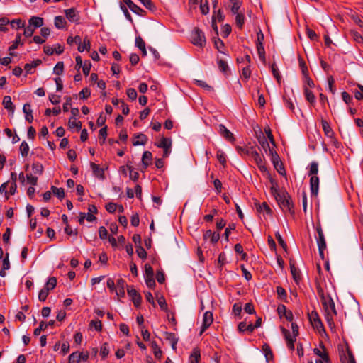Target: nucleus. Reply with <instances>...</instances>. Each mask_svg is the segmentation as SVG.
<instances>
[{
  "instance_id": "nucleus-48",
  "label": "nucleus",
  "mask_w": 363,
  "mask_h": 363,
  "mask_svg": "<svg viewBox=\"0 0 363 363\" xmlns=\"http://www.w3.org/2000/svg\"><path fill=\"white\" fill-rule=\"evenodd\" d=\"M290 267H291V272L292 274L293 278H294V281L296 283H298L301 279L300 272H299L298 269L297 268H296V267L294 265L291 264Z\"/></svg>"
},
{
  "instance_id": "nucleus-63",
  "label": "nucleus",
  "mask_w": 363,
  "mask_h": 363,
  "mask_svg": "<svg viewBox=\"0 0 363 363\" xmlns=\"http://www.w3.org/2000/svg\"><path fill=\"white\" fill-rule=\"evenodd\" d=\"M234 249H235V251L237 253L242 255V259H245V257H247V255H246V253H245V252H244V251H243V247H242V245H241V244H240V243L236 244V245H235Z\"/></svg>"
},
{
  "instance_id": "nucleus-35",
  "label": "nucleus",
  "mask_w": 363,
  "mask_h": 363,
  "mask_svg": "<svg viewBox=\"0 0 363 363\" xmlns=\"http://www.w3.org/2000/svg\"><path fill=\"white\" fill-rule=\"evenodd\" d=\"M69 128H76L79 131L82 128V123L75 117H71L68 121Z\"/></svg>"
},
{
  "instance_id": "nucleus-53",
  "label": "nucleus",
  "mask_w": 363,
  "mask_h": 363,
  "mask_svg": "<svg viewBox=\"0 0 363 363\" xmlns=\"http://www.w3.org/2000/svg\"><path fill=\"white\" fill-rule=\"evenodd\" d=\"M64 70V63L63 62H58L55 67H54V73L57 75H60L62 74Z\"/></svg>"
},
{
  "instance_id": "nucleus-55",
  "label": "nucleus",
  "mask_w": 363,
  "mask_h": 363,
  "mask_svg": "<svg viewBox=\"0 0 363 363\" xmlns=\"http://www.w3.org/2000/svg\"><path fill=\"white\" fill-rule=\"evenodd\" d=\"M277 293L279 298L283 301H286V292L285 289L281 286L277 287Z\"/></svg>"
},
{
  "instance_id": "nucleus-10",
  "label": "nucleus",
  "mask_w": 363,
  "mask_h": 363,
  "mask_svg": "<svg viewBox=\"0 0 363 363\" xmlns=\"http://www.w3.org/2000/svg\"><path fill=\"white\" fill-rule=\"evenodd\" d=\"M128 294L131 297L133 304L135 307H139L141 304L142 297L140 294L132 286H128L127 289Z\"/></svg>"
},
{
  "instance_id": "nucleus-38",
  "label": "nucleus",
  "mask_w": 363,
  "mask_h": 363,
  "mask_svg": "<svg viewBox=\"0 0 363 363\" xmlns=\"http://www.w3.org/2000/svg\"><path fill=\"white\" fill-rule=\"evenodd\" d=\"M40 63V60H37L35 61L32 62L31 63H27L24 66V69L26 70V73H31V69L36 67Z\"/></svg>"
},
{
  "instance_id": "nucleus-40",
  "label": "nucleus",
  "mask_w": 363,
  "mask_h": 363,
  "mask_svg": "<svg viewBox=\"0 0 363 363\" xmlns=\"http://www.w3.org/2000/svg\"><path fill=\"white\" fill-rule=\"evenodd\" d=\"M262 350L267 362L272 359L273 354L268 345L264 344L262 347Z\"/></svg>"
},
{
  "instance_id": "nucleus-22",
  "label": "nucleus",
  "mask_w": 363,
  "mask_h": 363,
  "mask_svg": "<svg viewBox=\"0 0 363 363\" xmlns=\"http://www.w3.org/2000/svg\"><path fill=\"white\" fill-rule=\"evenodd\" d=\"M28 24L35 30V28L43 25V18L38 16H32L28 21Z\"/></svg>"
},
{
  "instance_id": "nucleus-31",
  "label": "nucleus",
  "mask_w": 363,
  "mask_h": 363,
  "mask_svg": "<svg viewBox=\"0 0 363 363\" xmlns=\"http://www.w3.org/2000/svg\"><path fill=\"white\" fill-rule=\"evenodd\" d=\"M200 357V350L197 347L194 348L189 357L190 363H199Z\"/></svg>"
},
{
  "instance_id": "nucleus-62",
  "label": "nucleus",
  "mask_w": 363,
  "mask_h": 363,
  "mask_svg": "<svg viewBox=\"0 0 363 363\" xmlns=\"http://www.w3.org/2000/svg\"><path fill=\"white\" fill-rule=\"evenodd\" d=\"M157 302L162 311L167 310V304L163 296H160V297L157 298Z\"/></svg>"
},
{
  "instance_id": "nucleus-64",
  "label": "nucleus",
  "mask_w": 363,
  "mask_h": 363,
  "mask_svg": "<svg viewBox=\"0 0 363 363\" xmlns=\"http://www.w3.org/2000/svg\"><path fill=\"white\" fill-rule=\"evenodd\" d=\"M328 89L329 91L334 94L335 92V88L334 86L335 80L332 76L328 77Z\"/></svg>"
},
{
  "instance_id": "nucleus-17",
  "label": "nucleus",
  "mask_w": 363,
  "mask_h": 363,
  "mask_svg": "<svg viewBox=\"0 0 363 363\" xmlns=\"http://www.w3.org/2000/svg\"><path fill=\"white\" fill-rule=\"evenodd\" d=\"M125 281L121 278L116 281V294L119 298L125 296Z\"/></svg>"
},
{
  "instance_id": "nucleus-13",
  "label": "nucleus",
  "mask_w": 363,
  "mask_h": 363,
  "mask_svg": "<svg viewBox=\"0 0 363 363\" xmlns=\"http://www.w3.org/2000/svg\"><path fill=\"white\" fill-rule=\"evenodd\" d=\"M218 131L227 140L233 143L235 139L233 134L223 124L218 125Z\"/></svg>"
},
{
  "instance_id": "nucleus-23",
  "label": "nucleus",
  "mask_w": 363,
  "mask_h": 363,
  "mask_svg": "<svg viewBox=\"0 0 363 363\" xmlns=\"http://www.w3.org/2000/svg\"><path fill=\"white\" fill-rule=\"evenodd\" d=\"M23 111L25 113V118L28 123H32L33 121V111L29 104H24Z\"/></svg>"
},
{
  "instance_id": "nucleus-59",
  "label": "nucleus",
  "mask_w": 363,
  "mask_h": 363,
  "mask_svg": "<svg viewBox=\"0 0 363 363\" xmlns=\"http://www.w3.org/2000/svg\"><path fill=\"white\" fill-rule=\"evenodd\" d=\"M126 94H127L128 97L130 100H132V101L135 100V99H136V98H137V96H138L137 92H136V91H135V89H133V88H129V89H127V91H126Z\"/></svg>"
},
{
  "instance_id": "nucleus-32",
  "label": "nucleus",
  "mask_w": 363,
  "mask_h": 363,
  "mask_svg": "<svg viewBox=\"0 0 363 363\" xmlns=\"http://www.w3.org/2000/svg\"><path fill=\"white\" fill-rule=\"evenodd\" d=\"M245 16L244 13H238L235 16V24L239 29H242L245 24Z\"/></svg>"
},
{
  "instance_id": "nucleus-8",
  "label": "nucleus",
  "mask_w": 363,
  "mask_h": 363,
  "mask_svg": "<svg viewBox=\"0 0 363 363\" xmlns=\"http://www.w3.org/2000/svg\"><path fill=\"white\" fill-rule=\"evenodd\" d=\"M308 318L314 328H316L318 331L324 330L322 321L315 311H312L308 313Z\"/></svg>"
},
{
  "instance_id": "nucleus-50",
  "label": "nucleus",
  "mask_w": 363,
  "mask_h": 363,
  "mask_svg": "<svg viewBox=\"0 0 363 363\" xmlns=\"http://www.w3.org/2000/svg\"><path fill=\"white\" fill-rule=\"evenodd\" d=\"M318 172V164L316 162H312L310 164V169H309V175L312 177L313 175H317Z\"/></svg>"
},
{
  "instance_id": "nucleus-7",
  "label": "nucleus",
  "mask_w": 363,
  "mask_h": 363,
  "mask_svg": "<svg viewBox=\"0 0 363 363\" xmlns=\"http://www.w3.org/2000/svg\"><path fill=\"white\" fill-rule=\"evenodd\" d=\"M270 156L272 157V162L277 169V171L281 175L286 174L285 169L280 161L279 157L275 150H270Z\"/></svg>"
},
{
  "instance_id": "nucleus-16",
  "label": "nucleus",
  "mask_w": 363,
  "mask_h": 363,
  "mask_svg": "<svg viewBox=\"0 0 363 363\" xmlns=\"http://www.w3.org/2000/svg\"><path fill=\"white\" fill-rule=\"evenodd\" d=\"M310 189L311 194L317 195L319 189V178L317 175H313L310 179Z\"/></svg>"
},
{
  "instance_id": "nucleus-46",
  "label": "nucleus",
  "mask_w": 363,
  "mask_h": 363,
  "mask_svg": "<svg viewBox=\"0 0 363 363\" xmlns=\"http://www.w3.org/2000/svg\"><path fill=\"white\" fill-rule=\"evenodd\" d=\"M109 354V345L107 342H104L100 349V354L103 359H105Z\"/></svg>"
},
{
  "instance_id": "nucleus-24",
  "label": "nucleus",
  "mask_w": 363,
  "mask_h": 363,
  "mask_svg": "<svg viewBox=\"0 0 363 363\" xmlns=\"http://www.w3.org/2000/svg\"><path fill=\"white\" fill-rule=\"evenodd\" d=\"M2 104L6 109L11 111L12 113L14 112L15 107L10 96L4 97Z\"/></svg>"
},
{
  "instance_id": "nucleus-14",
  "label": "nucleus",
  "mask_w": 363,
  "mask_h": 363,
  "mask_svg": "<svg viewBox=\"0 0 363 363\" xmlns=\"http://www.w3.org/2000/svg\"><path fill=\"white\" fill-rule=\"evenodd\" d=\"M123 1L128 6V8L135 13L143 16L145 11L135 4L131 0H123Z\"/></svg>"
},
{
  "instance_id": "nucleus-41",
  "label": "nucleus",
  "mask_w": 363,
  "mask_h": 363,
  "mask_svg": "<svg viewBox=\"0 0 363 363\" xmlns=\"http://www.w3.org/2000/svg\"><path fill=\"white\" fill-rule=\"evenodd\" d=\"M127 169L130 171V179L133 182L138 181L139 178V174L138 172L133 171V167L131 164H127Z\"/></svg>"
},
{
  "instance_id": "nucleus-4",
  "label": "nucleus",
  "mask_w": 363,
  "mask_h": 363,
  "mask_svg": "<svg viewBox=\"0 0 363 363\" xmlns=\"http://www.w3.org/2000/svg\"><path fill=\"white\" fill-rule=\"evenodd\" d=\"M191 42L196 46L202 48L206 45V37L199 28H194L191 33Z\"/></svg>"
},
{
  "instance_id": "nucleus-47",
  "label": "nucleus",
  "mask_w": 363,
  "mask_h": 363,
  "mask_svg": "<svg viewBox=\"0 0 363 363\" xmlns=\"http://www.w3.org/2000/svg\"><path fill=\"white\" fill-rule=\"evenodd\" d=\"M242 5V2L240 1H236L233 3V5L231 6L230 11L234 15H237L238 13H240L241 12L239 11L240 6Z\"/></svg>"
},
{
  "instance_id": "nucleus-15",
  "label": "nucleus",
  "mask_w": 363,
  "mask_h": 363,
  "mask_svg": "<svg viewBox=\"0 0 363 363\" xmlns=\"http://www.w3.org/2000/svg\"><path fill=\"white\" fill-rule=\"evenodd\" d=\"M152 154L150 151H145L142 157L143 167L141 171L144 172L147 167L152 163Z\"/></svg>"
},
{
  "instance_id": "nucleus-20",
  "label": "nucleus",
  "mask_w": 363,
  "mask_h": 363,
  "mask_svg": "<svg viewBox=\"0 0 363 363\" xmlns=\"http://www.w3.org/2000/svg\"><path fill=\"white\" fill-rule=\"evenodd\" d=\"M135 138L137 140H134L133 141V145L134 146L145 145L147 142V137L143 133H138L135 135Z\"/></svg>"
},
{
  "instance_id": "nucleus-30",
  "label": "nucleus",
  "mask_w": 363,
  "mask_h": 363,
  "mask_svg": "<svg viewBox=\"0 0 363 363\" xmlns=\"http://www.w3.org/2000/svg\"><path fill=\"white\" fill-rule=\"evenodd\" d=\"M91 48V43L88 37H85L83 40V43L78 45V51L80 52H84V50H89Z\"/></svg>"
},
{
  "instance_id": "nucleus-28",
  "label": "nucleus",
  "mask_w": 363,
  "mask_h": 363,
  "mask_svg": "<svg viewBox=\"0 0 363 363\" xmlns=\"http://www.w3.org/2000/svg\"><path fill=\"white\" fill-rule=\"evenodd\" d=\"M322 127L324 131L325 135L328 138H333L334 135V133L330 128V124L326 121L323 120L322 121Z\"/></svg>"
},
{
  "instance_id": "nucleus-34",
  "label": "nucleus",
  "mask_w": 363,
  "mask_h": 363,
  "mask_svg": "<svg viewBox=\"0 0 363 363\" xmlns=\"http://www.w3.org/2000/svg\"><path fill=\"white\" fill-rule=\"evenodd\" d=\"M57 285V279L54 277H50L43 287L49 292L50 291L55 289Z\"/></svg>"
},
{
  "instance_id": "nucleus-39",
  "label": "nucleus",
  "mask_w": 363,
  "mask_h": 363,
  "mask_svg": "<svg viewBox=\"0 0 363 363\" xmlns=\"http://www.w3.org/2000/svg\"><path fill=\"white\" fill-rule=\"evenodd\" d=\"M30 147L26 141H23L20 145L19 150L23 157H27Z\"/></svg>"
},
{
  "instance_id": "nucleus-43",
  "label": "nucleus",
  "mask_w": 363,
  "mask_h": 363,
  "mask_svg": "<svg viewBox=\"0 0 363 363\" xmlns=\"http://www.w3.org/2000/svg\"><path fill=\"white\" fill-rule=\"evenodd\" d=\"M32 169L35 174L41 175L43 172V166L40 162H34L32 164Z\"/></svg>"
},
{
  "instance_id": "nucleus-25",
  "label": "nucleus",
  "mask_w": 363,
  "mask_h": 363,
  "mask_svg": "<svg viewBox=\"0 0 363 363\" xmlns=\"http://www.w3.org/2000/svg\"><path fill=\"white\" fill-rule=\"evenodd\" d=\"M66 18L72 22L77 21L78 18L77 17V11L74 8L68 9L65 10Z\"/></svg>"
},
{
  "instance_id": "nucleus-44",
  "label": "nucleus",
  "mask_w": 363,
  "mask_h": 363,
  "mask_svg": "<svg viewBox=\"0 0 363 363\" xmlns=\"http://www.w3.org/2000/svg\"><path fill=\"white\" fill-rule=\"evenodd\" d=\"M21 35L18 34L16 38L15 41L13 43V45L9 47V51L10 52V55H11V56L13 55V54L12 53V50L16 49L19 44H21V45L23 44V43H21Z\"/></svg>"
},
{
  "instance_id": "nucleus-2",
  "label": "nucleus",
  "mask_w": 363,
  "mask_h": 363,
  "mask_svg": "<svg viewBox=\"0 0 363 363\" xmlns=\"http://www.w3.org/2000/svg\"><path fill=\"white\" fill-rule=\"evenodd\" d=\"M324 309V315L331 330H335L333 318L337 315L334 301L330 295H325L322 289L318 290Z\"/></svg>"
},
{
  "instance_id": "nucleus-52",
  "label": "nucleus",
  "mask_w": 363,
  "mask_h": 363,
  "mask_svg": "<svg viewBox=\"0 0 363 363\" xmlns=\"http://www.w3.org/2000/svg\"><path fill=\"white\" fill-rule=\"evenodd\" d=\"M216 157L219 162L225 166L226 164L225 154L220 150H218L216 152Z\"/></svg>"
},
{
  "instance_id": "nucleus-29",
  "label": "nucleus",
  "mask_w": 363,
  "mask_h": 363,
  "mask_svg": "<svg viewBox=\"0 0 363 363\" xmlns=\"http://www.w3.org/2000/svg\"><path fill=\"white\" fill-rule=\"evenodd\" d=\"M151 347L153 351L155 357L156 359H161L162 356V352L155 341H152L151 342Z\"/></svg>"
},
{
  "instance_id": "nucleus-26",
  "label": "nucleus",
  "mask_w": 363,
  "mask_h": 363,
  "mask_svg": "<svg viewBox=\"0 0 363 363\" xmlns=\"http://www.w3.org/2000/svg\"><path fill=\"white\" fill-rule=\"evenodd\" d=\"M165 339L169 342L172 345L173 350L176 349V345L178 342V338L176 337V335L173 333H165Z\"/></svg>"
},
{
  "instance_id": "nucleus-21",
  "label": "nucleus",
  "mask_w": 363,
  "mask_h": 363,
  "mask_svg": "<svg viewBox=\"0 0 363 363\" xmlns=\"http://www.w3.org/2000/svg\"><path fill=\"white\" fill-rule=\"evenodd\" d=\"M217 64L219 70L222 72L225 75H228L230 72V69L227 61L223 59L218 58Z\"/></svg>"
},
{
  "instance_id": "nucleus-58",
  "label": "nucleus",
  "mask_w": 363,
  "mask_h": 363,
  "mask_svg": "<svg viewBox=\"0 0 363 363\" xmlns=\"http://www.w3.org/2000/svg\"><path fill=\"white\" fill-rule=\"evenodd\" d=\"M233 312L235 316H239L242 312L241 303H235L233 306Z\"/></svg>"
},
{
  "instance_id": "nucleus-60",
  "label": "nucleus",
  "mask_w": 363,
  "mask_h": 363,
  "mask_svg": "<svg viewBox=\"0 0 363 363\" xmlns=\"http://www.w3.org/2000/svg\"><path fill=\"white\" fill-rule=\"evenodd\" d=\"M90 326L94 328L97 331H101L102 329V324L99 320H92L90 322Z\"/></svg>"
},
{
  "instance_id": "nucleus-36",
  "label": "nucleus",
  "mask_w": 363,
  "mask_h": 363,
  "mask_svg": "<svg viewBox=\"0 0 363 363\" xmlns=\"http://www.w3.org/2000/svg\"><path fill=\"white\" fill-rule=\"evenodd\" d=\"M304 94L306 100L311 103V104H314L315 101V97L312 92L306 85H304Z\"/></svg>"
},
{
  "instance_id": "nucleus-51",
  "label": "nucleus",
  "mask_w": 363,
  "mask_h": 363,
  "mask_svg": "<svg viewBox=\"0 0 363 363\" xmlns=\"http://www.w3.org/2000/svg\"><path fill=\"white\" fill-rule=\"evenodd\" d=\"M52 193L54 195L57 196L59 199H62L65 196V191L62 188H57L55 186H52L51 188Z\"/></svg>"
},
{
  "instance_id": "nucleus-6",
  "label": "nucleus",
  "mask_w": 363,
  "mask_h": 363,
  "mask_svg": "<svg viewBox=\"0 0 363 363\" xmlns=\"http://www.w3.org/2000/svg\"><path fill=\"white\" fill-rule=\"evenodd\" d=\"M155 145L163 149V157H167L171 152L172 140L169 138L162 137L160 140L155 143Z\"/></svg>"
},
{
  "instance_id": "nucleus-18",
  "label": "nucleus",
  "mask_w": 363,
  "mask_h": 363,
  "mask_svg": "<svg viewBox=\"0 0 363 363\" xmlns=\"http://www.w3.org/2000/svg\"><path fill=\"white\" fill-rule=\"evenodd\" d=\"M256 208L259 213H263L264 216L267 215L272 216V211L266 202L256 204Z\"/></svg>"
},
{
  "instance_id": "nucleus-61",
  "label": "nucleus",
  "mask_w": 363,
  "mask_h": 363,
  "mask_svg": "<svg viewBox=\"0 0 363 363\" xmlns=\"http://www.w3.org/2000/svg\"><path fill=\"white\" fill-rule=\"evenodd\" d=\"M200 9L203 14L206 15L209 12V7L208 5L207 0H205V2H203V0H201L200 3Z\"/></svg>"
},
{
  "instance_id": "nucleus-19",
  "label": "nucleus",
  "mask_w": 363,
  "mask_h": 363,
  "mask_svg": "<svg viewBox=\"0 0 363 363\" xmlns=\"http://www.w3.org/2000/svg\"><path fill=\"white\" fill-rule=\"evenodd\" d=\"M259 143L265 152L270 155V150H274V147H270L267 139L264 135L259 136L258 138Z\"/></svg>"
},
{
  "instance_id": "nucleus-37",
  "label": "nucleus",
  "mask_w": 363,
  "mask_h": 363,
  "mask_svg": "<svg viewBox=\"0 0 363 363\" xmlns=\"http://www.w3.org/2000/svg\"><path fill=\"white\" fill-rule=\"evenodd\" d=\"M55 26L58 29H62L65 28L66 25V21L65 18L61 16H57L55 18Z\"/></svg>"
},
{
  "instance_id": "nucleus-45",
  "label": "nucleus",
  "mask_w": 363,
  "mask_h": 363,
  "mask_svg": "<svg viewBox=\"0 0 363 363\" xmlns=\"http://www.w3.org/2000/svg\"><path fill=\"white\" fill-rule=\"evenodd\" d=\"M81 361L80 354L79 352H72L69 356V363H79Z\"/></svg>"
},
{
  "instance_id": "nucleus-33",
  "label": "nucleus",
  "mask_w": 363,
  "mask_h": 363,
  "mask_svg": "<svg viewBox=\"0 0 363 363\" xmlns=\"http://www.w3.org/2000/svg\"><path fill=\"white\" fill-rule=\"evenodd\" d=\"M90 166L91 167V169H92L94 174L96 177H100V178H104V172L103 169L100 168L98 164H96L94 162H91L90 164Z\"/></svg>"
},
{
  "instance_id": "nucleus-57",
  "label": "nucleus",
  "mask_w": 363,
  "mask_h": 363,
  "mask_svg": "<svg viewBox=\"0 0 363 363\" xmlns=\"http://www.w3.org/2000/svg\"><path fill=\"white\" fill-rule=\"evenodd\" d=\"M136 253L138 256L141 259H146L147 257V252L140 245L137 246Z\"/></svg>"
},
{
  "instance_id": "nucleus-11",
  "label": "nucleus",
  "mask_w": 363,
  "mask_h": 363,
  "mask_svg": "<svg viewBox=\"0 0 363 363\" xmlns=\"http://www.w3.org/2000/svg\"><path fill=\"white\" fill-rule=\"evenodd\" d=\"M277 313L280 318H285L288 321L291 322L294 319V315L290 310H287L286 307L280 304L277 307Z\"/></svg>"
},
{
  "instance_id": "nucleus-12",
  "label": "nucleus",
  "mask_w": 363,
  "mask_h": 363,
  "mask_svg": "<svg viewBox=\"0 0 363 363\" xmlns=\"http://www.w3.org/2000/svg\"><path fill=\"white\" fill-rule=\"evenodd\" d=\"M316 231L318 233V238H316L318 247H326V241L325 239V235H324V233H323V231L322 229L321 224L319 221L317 223Z\"/></svg>"
},
{
  "instance_id": "nucleus-3",
  "label": "nucleus",
  "mask_w": 363,
  "mask_h": 363,
  "mask_svg": "<svg viewBox=\"0 0 363 363\" xmlns=\"http://www.w3.org/2000/svg\"><path fill=\"white\" fill-rule=\"evenodd\" d=\"M292 334L289 330L284 328H281L282 334L286 341L287 347L290 350H294V342L296 341V337L298 333V327L296 323H292L291 324Z\"/></svg>"
},
{
  "instance_id": "nucleus-9",
  "label": "nucleus",
  "mask_w": 363,
  "mask_h": 363,
  "mask_svg": "<svg viewBox=\"0 0 363 363\" xmlns=\"http://www.w3.org/2000/svg\"><path fill=\"white\" fill-rule=\"evenodd\" d=\"M213 321V313L211 311H206L203 315L202 325L200 331V335L212 324Z\"/></svg>"
},
{
  "instance_id": "nucleus-5",
  "label": "nucleus",
  "mask_w": 363,
  "mask_h": 363,
  "mask_svg": "<svg viewBox=\"0 0 363 363\" xmlns=\"http://www.w3.org/2000/svg\"><path fill=\"white\" fill-rule=\"evenodd\" d=\"M247 155L251 156L262 172L267 171V167L263 161L262 156L260 155L254 147L248 148L247 150Z\"/></svg>"
},
{
  "instance_id": "nucleus-54",
  "label": "nucleus",
  "mask_w": 363,
  "mask_h": 363,
  "mask_svg": "<svg viewBox=\"0 0 363 363\" xmlns=\"http://www.w3.org/2000/svg\"><path fill=\"white\" fill-rule=\"evenodd\" d=\"M91 67V63L89 60L85 61L83 65L82 66L81 68H82L83 73L85 76H87L89 74Z\"/></svg>"
},
{
  "instance_id": "nucleus-42",
  "label": "nucleus",
  "mask_w": 363,
  "mask_h": 363,
  "mask_svg": "<svg viewBox=\"0 0 363 363\" xmlns=\"http://www.w3.org/2000/svg\"><path fill=\"white\" fill-rule=\"evenodd\" d=\"M257 50L259 59L265 62V51L263 44L257 43Z\"/></svg>"
},
{
  "instance_id": "nucleus-49",
  "label": "nucleus",
  "mask_w": 363,
  "mask_h": 363,
  "mask_svg": "<svg viewBox=\"0 0 363 363\" xmlns=\"http://www.w3.org/2000/svg\"><path fill=\"white\" fill-rule=\"evenodd\" d=\"M195 84L197 86L202 87L203 89L208 91H213V88L211 86L208 85L206 82H204L203 80H195Z\"/></svg>"
},
{
  "instance_id": "nucleus-27",
  "label": "nucleus",
  "mask_w": 363,
  "mask_h": 363,
  "mask_svg": "<svg viewBox=\"0 0 363 363\" xmlns=\"http://www.w3.org/2000/svg\"><path fill=\"white\" fill-rule=\"evenodd\" d=\"M320 346H322V350L318 348H315L313 350V352L316 355L319 356L321 358L320 359H323L326 362H328L329 358L327 352H325V349L322 343L320 344Z\"/></svg>"
},
{
  "instance_id": "nucleus-56",
  "label": "nucleus",
  "mask_w": 363,
  "mask_h": 363,
  "mask_svg": "<svg viewBox=\"0 0 363 363\" xmlns=\"http://www.w3.org/2000/svg\"><path fill=\"white\" fill-rule=\"evenodd\" d=\"M351 35L353 38V39L358 43H363V36L360 33H359L357 31H351Z\"/></svg>"
},
{
  "instance_id": "nucleus-1",
  "label": "nucleus",
  "mask_w": 363,
  "mask_h": 363,
  "mask_svg": "<svg viewBox=\"0 0 363 363\" xmlns=\"http://www.w3.org/2000/svg\"><path fill=\"white\" fill-rule=\"evenodd\" d=\"M270 182L272 184L271 187L272 194L274 196L279 207L284 212H289L293 214L294 213L293 209L294 204L289 194L286 191H280L278 189L277 184L272 178L270 179Z\"/></svg>"
}]
</instances>
